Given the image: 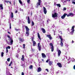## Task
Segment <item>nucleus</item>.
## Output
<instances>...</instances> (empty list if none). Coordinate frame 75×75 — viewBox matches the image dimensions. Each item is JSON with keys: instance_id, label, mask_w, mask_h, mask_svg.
I'll return each mask as SVG.
<instances>
[{"instance_id": "1", "label": "nucleus", "mask_w": 75, "mask_h": 75, "mask_svg": "<svg viewBox=\"0 0 75 75\" xmlns=\"http://www.w3.org/2000/svg\"><path fill=\"white\" fill-rule=\"evenodd\" d=\"M25 28L26 29V34L25 35V36L27 37H28V36H29V28L27 27V26H25Z\"/></svg>"}, {"instance_id": "2", "label": "nucleus", "mask_w": 75, "mask_h": 75, "mask_svg": "<svg viewBox=\"0 0 75 75\" xmlns=\"http://www.w3.org/2000/svg\"><path fill=\"white\" fill-rule=\"evenodd\" d=\"M52 17L54 19H57L58 17V13H55L52 14Z\"/></svg>"}, {"instance_id": "3", "label": "nucleus", "mask_w": 75, "mask_h": 75, "mask_svg": "<svg viewBox=\"0 0 75 75\" xmlns=\"http://www.w3.org/2000/svg\"><path fill=\"white\" fill-rule=\"evenodd\" d=\"M75 26L74 25L72 27L71 29V30H72L70 33L71 35H72V34H73V33H74V31H75V30H74V28H75Z\"/></svg>"}, {"instance_id": "4", "label": "nucleus", "mask_w": 75, "mask_h": 75, "mask_svg": "<svg viewBox=\"0 0 75 75\" xmlns=\"http://www.w3.org/2000/svg\"><path fill=\"white\" fill-rule=\"evenodd\" d=\"M8 38H10V45H13V40L12 38H10V36L8 35L7 36Z\"/></svg>"}, {"instance_id": "5", "label": "nucleus", "mask_w": 75, "mask_h": 75, "mask_svg": "<svg viewBox=\"0 0 75 75\" xmlns=\"http://www.w3.org/2000/svg\"><path fill=\"white\" fill-rule=\"evenodd\" d=\"M38 47L39 51H41V45H40V43H38Z\"/></svg>"}, {"instance_id": "6", "label": "nucleus", "mask_w": 75, "mask_h": 75, "mask_svg": "<svg viewBox=\"0 0 75 75\" xmlns=\"http://www.w3.org/2000/svg\"><path fill=\"white\" fill-rule=\"evenodd\" d=\"M50 46H51V51L52 52H53V51H54V46H53V45L52 44V43H51L50 44Z\"/></svg>"}, {"instance_id": "7", "label": "nucleus", "mask_w": 75, "mask_h": 75, "mask_svg": "<svg viewBox=\"0 0 75 75\" xmlns=\"http://www.w3.org/2000/svg\"><path fill=\"white\" fill-rule=\"evenodd\" d=\"M74 60V58H70V57H69V59H68V64H69L70 63V62L72 60Z\"/></svg>"}, {"instance_id": "8", "label": "nucleus", "mask_w": 75, "mask_h": 75, "mask_svg": "<svg viewBox=\"0 0 75 75\" xmlns=\"http://www.w3.org/2000/svg\"><path fill=\"white\" fill-rule=\"evenodd\" d=\"M38 2L37 3L36 7L37 8L39 6H40V4H41V0H38Z\"/></svg>"}, {"instance_id": "9", "label": "nucleus", "mask_w": 75, "mask_h": 75, "mask_svg": "<svg viewBox=\"0 0 75 75\" xmlns=\"http://www.w3.org/2000/svg\"><path fill=\"white\" fill-rule=\"evenodd\" d=\"M66 16H67V13H64V15L61 16V18L62 19H64V18H65V17H66Z\"/></svg>"}, {"instance_id": "10", "label": "nucleus", "mask_w": 75, "mask_h": 75, "mask_svg": "<svg viewBox=\"0 0 75 75\" xmlns=\"http://www.w3.org/2000/svg\"><path fill=\"white\" fill-rule=\"evenodd\" d=\"M46 35L47 36V37H48L50 40H51L52 39V37H51V35L50 34L49 35Z\"/></svg>"}, {"instance_id": "11", "label": "nucleus", "mask_w": 75, "mask_h": 75, "mask_svg": "<svg viewBox=\"0 0 75 75\" xmlns=\"http://www.w3.org/2000/svg\"><path fill=\"white\" fill-rule=\"evenodd\" d=\"M57 50L58 54V57H59V56H60V55H61V51L59 50Z\"/></svg>"}, {"instance_id": "12", "label": "nucleus", "mask_w": 75, "mask_h": 75, "mask_svg": "<svg viewBox=\"0 0 75 75\" xmlns=\"http://www.w3.org/2000/svg\"><path fill=\"white\" fill-rule=\"evenodd\" d=\"M43 11L45 14H46L47 13V9L45 7H43Z\"/></svg>"}, {"instance_id": "13", "label": "nucleus", "mask_w": 75, "mask_h": 75, "mask_svg": "<svg viewBox=\"0 0 75 75\" xmlns=\"http://www.w3.org/2000/svg\"><path fill=\"white\" fill-rule=\"evenodd\" d=\"M42 55L43 58H46V55H45L44 53H42Z\"/></svg>"}, {"instance_id": "14", "label": "nucleus", "mask_w": 75, "mask_h": 75, "mask_svg": "<svg viewBox=\"0 0 75 75\" xmlns=\"http://www.w3.org/2000/svg\"><path fill=\"white\" fill-rule=\"evenodd\" d=\"M57 65L59 68H61L62 67V65L60 63H57Z\"/></svg>"}, {"instance_id": "15", "label": "nucleus", "mask_w": 75, "mask_h": 75, "mask_svg": "<svg viewBox=\"0 0 75 75\" xmlns=\"http://www.w3.org/2000/svg\"><path fill=\"white\" fill-rule=\"evenodd\" d=\"M41 70H42V69H41V68L40 67H39L38 69V72H41Z\"/></svg>"}, {"instance_id": "16", "label": "nucleus", "mask_w": 75, "mask_h": 75, "mask_svg": "<svg viewBox=\"0 0 75 75\" xmlns=\"http://www.w3.org/2000/svg\"><path fill=\"white\" fill-rule=\"evenodd\" d=\"M28 24H30V17L29 16H28Z\"/></svg>"}, {"instance_id": "17", "label": "nucleus", "mask_w": 75, "mask_h": 75, "mask_svg": "<svg viewBox=\"0 0 75 75\" xmlns=\"http://www.w3.org/2000/svg\"><path fill=\"white\" fill-rule=\"evenodd\" d=\"M38 36L39 39V40H41V37H40V34L38 33Z\"/></svg>"}, {"instance_id": "18", "label": "nucleus", "mask_w": 75, "mask_h": 75, "mask_svg": "<svg viewBox=\"0 0 75 75\" xmlns=\"http://www.w3.org/2000/svg\"><path fill=\"white\" fill-rule=\"evenodd\" d=\"M41 30L43 33H45V30L44 28H42Z\"/></svg>"}, {"instance_id": "19", "label": "nucleus", "mask_w": 75, "mask_h": 75, "mask_svg": "<svg viewBox=\"0 0 75 75\" xmlns=\"http://www.w3.org/2000/svg\"><path fill=\"white\" fill-rule=\"evenodd\" d=\"M49 64L50 65V66L52 65V62L51 61H49Z\"/></svg>"}, {"instance_id": "20", "label": "nucleus", "mask_w": 75, "mask_h": 75, "mask_svg": "<svg viewBox=\"0 0 75 75\" xmlns=\"http://www.w3.org/2000/svg\"><path fill=\"white\" fill-rule=\"evenodd\" d=\"M35 45H36V42L35 41H33V46H35Z\"/></svg>"}, {"instance_id": "21", "label": "nucleus", "mask_w": 75, "mask_h": 75, "mask_svg": "<svg viewBox=\"0 0 75 75\" xmlns=\"http://www.w3.org/2000/svg\"><path fill=\"white\" fill-rule=\"evenodd\" d=\"M0 8L1 9V10H3V4H1L0 5Z\"/></svg>"}, {"instance_id": "22", "label": "nucleus", "mask_w": 75, "mask_h": 75, "mask_svg": "<svg viewBox=\"0 0 75 75\" xmlns=\"http://www.w3.org/2000/svg\"><path fill=\"white\" fill-rule=\"evenodd\" d=\"M11 18H13L14 17V15H13V12L11 13Z\"/></svg>"}, {"instance_id": "23", "label": "nucleus", "mask_w": 75, "mask_h": 75, "mask_svg": "<svg viewBox=\"0 0 75 75\" xmlns=\"http://www.w3.org/2000/svg\"><path fill=\"white\" fill-rule=\"evenodd\" d=\"M70 16H74V14L72 13H69Z\"/></svg>"}, {"instance_id": "24", "label": "nucleus", "mask_w": 75, "mask_h": 75, "mask_svg": "<svg viewBox=\"0 0 75 75\" xmlns=\"http://www.w3.org/2000/svg\"><path fill=\"white\" fill-rule=\"evenodd\" d=\"M60 45H61V47H63V42H62V41H61V43Z\"/></svg>"}, {"instance_id": "25", "label": "nucleus", "mask_w": 75, "mask_h": 75, "mask_svg": "<svg viewBox=\"0 0 75 75\" xmlns=\"http://www.w3.org/2000/svg\"><path fill=\"white\" fill-rule=\"evenodd\" d=\"M19 40L20 41H21V42H23V41H24V40L23 39H21V38H20Z\"/></svg>"}, {"instance_id": "26", "label": "nucleus", "mask_w": 75, "mask_h": 75, "mask_svg": "<svg viewBox=\"0 0 75 75\" xmlns=\"http://www.w3.org/2000/svg\"><path fill=\"white\" fill-rule=\"evenodd\" d=\"M59 38L61 40V41H63V39L62 38V37L61 36H59Z\"/></svg>"}, {"instance_id": "27", "label": "nucleus", "mask_w": 75, "mask_h": 75, "mask_svg": "<svg viewBox=\"0 0 75 75\" xmlns=\"http://www.w3.org/2000/svg\"><path fill=\"white\" fill-rule=\"evenodd\" d=\"M33 65H31L29 67V68H30V69H33Z\"/></svg>"}, {"instance_id": "28", "label": "nucleus", "mask_w": 75, "mask_h": 75, "mask_svg": "<svg viewBox=\"0 0 75 75\" xmlns=\"http://www.w3.org/2000/svg\"><path fill=\"white\" fill-rule=\"evenodd\" d=\"M1 57H3V56H4V53L3 52H2L1 53Z\"/></svg>"}, {"instance_id": "29", "label": "nucleus", "mask_w": 75, "mask_h": 75, "mask_svg": "<svg viewBox=\"0 0 75 75\" xmlns=\"http://www.w3.org/2000/svg\"><path fill=\"white\" fill-rule=\"evenodd\" d=\"M56 5L58 7H61V5L59 4H57Z\"/></svg>"}, {"instance_id": "30", "label": "nucleus", "mask_w": 75, "mask_h": 75, "mask_svg": "<svg viewBox=\"0 0 75 75\" xmlns=\"http://www.w3.org/2000/svg\"><path fill=\"white\" fill-rule=\"evenodd\" d=\"M34 23L33 21H32V26H34Z\"/></svg>"}, {"instance_id": "31", "label": "nucleus", "mask_w": 75, "mask_h": 75, "mask_svg": "<svg viewBox=\"0 0 75 75\" xmlns=\"http://www.w3.org/2000/svg\"><path fill=\"white\" fill-rule=\"evenodd\" d=\"M12 62H11L9 64V66L10 67L11 65V64H12Z\"/></svg>"}, {"instance_id": "32", "label": "nucleus", "mask_w": 75, "mask_h": 75, "mask_svg": "<svg viewBox=\"0 0 75 75\" xmlns=\"http://www.w3.org/2000/svg\"><path fill=\"white\" fill-rule=\"evenodd\" d=\"M19 1L20 3L21 4H23V2H21V0H19Z\"/></svg>"}, {"instance_id": "33", "label": "nucleus", "mask_w": 75, "mask_h": 75, "mask_svg": "<svg viewBox=\"0 0 75 75\" xmlns=\"http://www.w3.org/2000/svg\"><path fill=\"white\" fill-rule=\"evenodd\" d=\"M34 37H32V41H34Z\"/></svg>"}, {"instance_id": "34", "label": "nucleus", "mask_w": 75, "mask_h": 75, "mask_svg": "<svg viewBox=\"0 0 75 75\" xmlns=\"http://www.w3.org/2000/svg\"><path fill=\"white\" fill-rule=\"evenodd\" d=\"M50 61V59H49L46 61V62L48 63V61L49 62Z\"/></svg>"}, {"instance_id": "35", "label": "nucleus", "mask_w": 75, "mask_h": 75, "mask_svg": "<svg viewBox=\"0 0 75 75\" xmlns=\"http://www.w3.org/2000/svg\"><path fill=\"white\" fill-rule=\"evenodd\" d=\"M5 2L6 3H8V2H9V1L5 0Z\"/></svg>"}, {"instance_id": "36", "label": "nucleus", "mask_w": 75, "mask_h": 75, "mask_svg": "<svg viewBox=\"0 0 75 75\" xmlns=\"http://www.w3.org/2000/svg\"><path fill=\"white\" fill-rule=\"evenodd\" d=\"M6 53H8V48L7 47H6Z\"/></svg>"}, {"instance_id": "37", "label": "nucleus", "mask_w": 75, "mask_h": 75, "mask_svg": "<svg viewBox=\"0 0 75 75\" xmlns=\"http://www.w3.org/2000/svg\"><path fill=\"white\" fill-rule=\"evenodd\" d=\"M23 48H25V44H23Z\"/></svg>"}, {"instance_id": "38", "label": "nucleus", "mask_w": 75, "mask_h": 75, "mask_svg": "<svg viewBox=\"0 0 75 75\" xmlns=\"http://www.w3.org/2000/svg\"><path fill=\"white\" fill-rule=\"evenodd\" d=\"M21 60L22 61H24V58H21Z\"/></svg>"}, {"instance_id": "39", "label": "nucleus", "mask_w": 75, "mask_h": 75, "mask_svg": "<svg viewBox=\"0 0 75 75\" xmlns=\"http://www.w3.org/2000/svg\"><path fill=\"white\" fill-rule=\"evenodd\" d=\"M27 2L28 3H30V0H27Z\"/></svg>"}, {"instance_id": "40", "label": "nucleus", "mask_w": 75, "mask_h": 75, "mask_svg": "<svg viewBox=\"0 0 75 75\" xmlns=\"http://www.w3.org/2000/svg\"><path fill=\"white\" fill-rule=\"evenodd\" d=\"M72 62H75V59H74L73 60H72Z\"/></svg>"}, {"instance_id": "41", "label": "nucleus", "mask_w": 75, "mask_h": 75, "mask_svg": "<svg viewBox=\"0 0 75 75\" xmlns=\"http://www.w3.org/2000/svg\"><path fill=\"white\" fill-rule=\"evenodd\" d=\"M10 58H8L7 59V61H8V62H9V61H10Z\"/></svg>"}, {"instance_id": "42", "label": "nucleus", "mask_w": 75, "mask_h": 75, "mask_svg": "<svg viewBox=\"0 0 75 75\" xmlns=\"http://www.w3.org/2000/svg\"><path fill=\"white\" fill-rule=\"evenodd\" d=\"M15 30L16 31H19V30H20V29H15Z\"/></svg>"}, {"instance_id": "43", "label": "nucleus", "mask_w": 75, "mask_h": 75, "mask_svg": "<svg viewBox=\"0 0 75 75\" xmlns=\"http://www.w3.org/2000/svg\"><path fill=\"white\" fill-rule=\"evenodd\" d=\"M10 26L9 28L10 29H11V23H10Z\"/></svg>"}, {"instance_id": "44", "label": "nucleus", "mask_w": 75, "mask_h": 75, "mask_svg": "<svg viewBox=\"0 0 75 75\" xmlns=\"http://www.w3.org/2000/svg\"><path fill=\"white\" fill-rule=\"evenodd\" d=\"M49 21H50V20L49 19H48L47 21V24H48V22Z\"/></svg>"}, {"instance_id": "45", "label": "nucleus", "mask_w": 75, "mask_h": 75, "mask_svg": "<svg viewBox=\"0 0 75 75\" xmlns=\"http://www.w3.org/2000/svg\"><path fill=\"white\" fill-rule=\"evenodd\" d=\"M21 75H24V73L23 72H22Z\"/></svg>"}, {"instance_id": "46", "label": "nucleus", "mask_w": 75, "mask_h": 75, "mask_svg": "<svg viewBox=\"0 0 75 75\" xmlns=\"http://www.w3.org/2000/svg\"><path fill=\"white\" fill-rule=\"evenodd\" d=\"M67 17H69V16H70V15H69V14L67 15Z\"/></svg>"}, {"instance_id": "47", "label": "nucleus", "mask_w": 75, "mask_h": 75, "mask_svg": "<svg viewBox=\"0 0 75 75\" xmlns=\"http://www.w3.org/2000/svg\"><path fill=\"white\" fill-rule=\"evenodd\" d=\"M65 10H66V8H63V11H64Z\"/></svg>"}, {"instance_id": "48", "label": "nucleus", "mask_w": 75, "mask_h": 75, "mask_svg": "<svg viewBox=\"0 0 75 75\" xmlns=\"http://www.w3.org/2000/svg\"><path fill=\"white\" fill-rule=\"evenodd\" d=\"M73 69L75 70V65L73 66Z\"/></svg>"}, {"instance_id": "49", "label": "nucleus", "mask_w": 75, "mask_h": 75, "mask_svg": "<svg viewBox=\"0 0 75 75\" xmlns=\"http://www.w3.org/2000/svg\"><path fill=\"white\" fill-rule=\"evenodd\" d=\"M8 49H10V46H8Z\"/></svg>"}, {"instance_id": "50", "label": "nucleus", "mask_w": 75, "mask_h": 75, "mask_svg": "<svg viewBox=\"0 0 75 75\" xmlns=\"http://www.w3.org/2000/svg\"><path fill=\"white\" fill-rule=\"evenodd\" d=\"M46 71H47V72H49V71H48V69H46Z\"/></svg>"}, {"instance_id": "51", "label": "nucleus", "mask_w": 75, "mask_h": 75, "mask_svg": "<svg viewBox=\"0 0 75 75\" xmlns=\"http://www.w3.org/2000/svg\"><path fill=\"white\" fill-rule=\"evenodd\" d=\"M22 58H24V55H23L22 56Z\"/></svg>"}, {"instance_id": "52", "label": "nucleus", "mask_w": 75, "mask_h": 75, "mask_svg": "<svg viewBox=\"0 0 75 75\" xmlns=\"http://www.w3.org/2000/svg\"><path fill=\"white\" fill-rule=\"evenodd\" d=\"M72 3H73V4H75V2H72Z\"/></svg>"}, {"instance_id": "53", "label": "nucleus", "mask_w": 75, "mask_h": 75, "mask_svg": "<svg viewBox=\"0 0 75 75\" xmlns=\"http://www.w3.org/2000/svg\"><path fill=\"white\" fill-rule=\"evenodd\" d=\"M8 3H9V4H11V2L9 1Z\"/></svg>"}, {"instance_id": "54", "label": "nucleus", "mask_w": 75, "mask_h": 75, "mask_svg": "<svg viewBox=\"0 0 75 75\" xmlns=\"http://www.w3.org/2000/svg\"><path fill=\"white\" fill-rule=\"evenodd\" d=\"M72 2H75V0H72Z\"/></svg>"}, {"instance_id": "55", "label": "nucleus", "mask_w": 75, "mask_h": 75, "mask_svg": "<svg viewBox=\"0 0 75 75\" xmlns=\"http://www.w3.org/2000/svg\"><path fill=\"white\" fill-rule=\"evenodd\" d=\"M20 11H23V9H21V8H20Z\"/></svg>"}, {"instance_id": "56", "label": "nucleus", "mask_w": 75, "mask_h": 75, "mask_svg": "<svg viewBox=\"0 0 75 75\" xmlns=\"http://www.w3.org/2000/svg\"><path fill=\"white\" fill-rule=\"evenodd\" d=\"M16 57H17V58L18 57V55L17 54L16 55Z\"/></svg>"}, {"instance_id": "57", "label": "nucleus", "mask_w": 75, "mask_h": 75, "mask_svg": "<svg viewBox=\"0 0 75 75\" xmlns=\"http://www.w3.org/2000/svg\"><path fill=\"white\" fill-rule=\"evenodd\" d=\"M72 42H71V43H72V44H73L74 43V41L72 40Z\"/></svg>"}, {"instance_id": "58", "label": "nucleus", "mask_w": 75, "mask_h": 75, "mask_svg": "<svg viewBox=\"0 0 75 75\" xmlns=\"http://www.w3.org/2000/svg\"><path fill=\"white\" fill-rule=\"evenodd\" d=\"M29 56L30 57H32V55H29Z\"/></svg>"}, {"instance_id": "59", "label": "nucleus", "mask_w": 75, "mask_h": 75, "mask_svg": "<svg viewBox=\"0 0 75 75\" xmlns=\"http://www.w3.org/2000/svg\"><path fill=\"white\" fill-rule=\"evenodd\" d=\"M53 55H54V57H55V54H53Z\"/></svg>"}, {"instance_id": "60", "label": "nucleus", "mask_w": 75, "mask_h": 75, "mask_svg": "<svg viewBox=\"0 0 75 75\" xmlns=\"http://www.w3.org/2000/svg\"><path fill=\"white\" fill-rule=\"evenodd\" d=\"M8 34H10V32H8Z\"/></svg>"}, {"instance_id": "61", "label": "nucleus", "mask_w": 75, "mask_h": 75, "mask_svg": "<svg viewBox=\"0 0 75 75\" xmlns=\"http://www.w3.org/2000/svg\"><path fill=\"white\" fill-rule=\"evenodd\" d=\"M15 13H17V11H15Z\"/></svg>"}, {"instance_id": "62", "label": "nucleus", "mask_w": 75, "mask_h": 75, "mask_svg": "<svg viewBox=\"0 0 75 75\" xmlns=\"http://www.w3.org/2000/svg\"><path fill=\"white\" fill-rule=\"evenodd\" d=\"M54 5H55V6H56V4L55 3H54Z\"/></svg>"}, {"instance_id": "63", "label": "nucleus", "mask_w": 75, "mask_h": 75, "mask_svg": "<svg viewBox=\"0 0 75 75\" xmlns=\"http://www.w3.org/2000/svg\"><path fill=\"white\" fill-rule=\"evenodd\" d=\"M60 33H61V34H62V32H61V31H60Z\"/></svg>"}, {"instance_id": "64", "label": "nucleus", "mask_w": 75, "mask_h": 75, "mask_svg": "<svg viewBox=\"0 0 75 75\" xmlns=\"http://www.w3.org/2000/svg\"><path fill=\"white\" fill-rule=\"evenodd\" d=\"M42 61H44V59H42Z\"/></svg>"}]
</instances>
